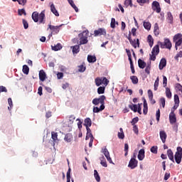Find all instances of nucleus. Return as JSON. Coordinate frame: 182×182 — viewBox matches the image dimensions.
<instances>
[{
  "label": "nucleus",
  "mask_w": 182,
  "mask_h": 182,
  "mask_svg": "<svg viewBox=\"0 0 182 182\" xmlns=\"http://www.w3.org/2000/svg\"><path fill=\"white\" fill-rule=\"evenodd\" d=\"M105 100H106V96L101 95L99 97V98H95L92 100V104L95 106H97V105L100 104L101 109H105Z\"/></svg>",
  "instance_id": "2"
},
{
  "label": "nucleus",
  "mask_w": 182,
  "mask_h": 182,
  "mask_svg": "<svg viewBox=\"0 0 182 182\" xmlns=\"http://www.w3.org/2000/svg\"><path fill=\"white\" fill-rule=\"evenodd\" d=\"M182 39V34L181 33H177L176 34L173 38V42H177V41Z\"/></svg>",
  "instance_id": "33"
},
{
  "label": "nucleus",
  "mask_w": 182,
  "mask_h": 182,
  "mask_svg": "<svg viewBox=\"0 0 182 182\" xmlns=\"http://www.w3.org/2000/svg\"><path fill=\"white\" fill-rule=\"evenodd\" d=\"M94 177L97 182H100V176H99V173L97 170L94 171Z\"/></svg>",
  "instance_id": "39"
},
{
  "label": "nucleus",
  "mask_w": 182,
  "mask_h": 182,
  "mask_svg": "<svg viewBox=\"0 0 182 182\" xmlns=\"http://www.w3.org/2000/svg\"><path fill=\"white\" fill-rule=\"evenodd\" d=\"M31 18L34 22H39V23H45V10L42 11L41 14L38 11H34L32 14Z\"/></svg>",
  "instance_id": "1"
},
{
  "label": "nucleus",
  "mask_w": 182,
  "mask_h": 182,
  "mask_svg": "<svg viewBox=\"0 0 182 182\" xmlns=\"http://www.w3.org/2000/svg\"><path fill=\"white\" fill-rule=\"evenodd\" d=\"M100 164L102 166V167H107V162L106 161V159H105V156H101L100 158Z\"/></svg>",
  "instance_id": "27"
},
{
  "label": "nucleus",
  "mask_w": 182,
  "mask_h": 182,
  "mask_svg": "<svg viewBox=\"0 0 182 182\" xmlns=\"http://www.w3.org/2000/svg\"><path fill=\"white\" fill-rule=\"evenodd\" d=\"M166 96L168 99H171V90L168 87H166Z\"/></svg>",
  "instance_id": "41"
},
{
  "label": "nucleus",
  "mask_w": 182,
  "mask_h": 182,
  "mask_svg": "<svg viewBox=\"0 0 182 182\" xmlns=\"http://www.w3.org/2000/svg\"><path fill=\"white\" fill-rule=\"evenodd\" d=\"M182 159V148L181 146H178L177 148V151L175 154V161L177 164H180L181 163Z\"/></svg>",
  "instance_id": "4"
},
{
  "label": "nucleus",
  "mask_w": 182,
  "mask_h": 182,
  "mask_svg": "<svg viewBox=\"0 0 182 182\" xmlns=\"http://www.w3.org/2000/svg\"><path fill=\"white\" fill-rule=\"evenodd\" d=\"M156 117L157 122H160V109H158L156 111Z\"/></svg>",
  "instance_id": "64"
},
{
  "label": "nucleus",
  "mask_w": 182,
  "mask_h": 182,
  "mask_svg": "<svg viewBox=\"0 0 182 182\" xmlns=\"http://www.w3.org/2000/svg\"><path fill=\"white\" fill-rule=\"evenodd\" d=\"M48 28H49V29L51 30L50 36H52V35H56V34L59 33L60 26H52V25L49 24Z\"/></svg>",
  "instance_id": "10"
},
{
  "label": "nucleus",
  "mask_w": 182,
  "mask_h": 182,
  "mask_svg": "<svg viewBox=\"0 0 182 182\" xmlns=\"http://www.w3.org/2000/svg\"><path fill=\"white\" fill-rule=\"evenodd\" d=\"M157 146H152L151 148V153H154V154H157Z\"/></svg>",
  "instance_id": "61"
},
{
  "label": "nucleus",
  "mask_w": 182,
  "mask_h": 182,
  "mask_svg": "<svg viewBox=\"0 0 182 182\" xmlns=\"http://www.w3.org/2000/svg\"><path fill=\"white\" fill-rule=\"evenodd\" d=\"M166 66H167V60H166V58H162L160 60V63L159 65V70H163V69H164Z\"/></svg>",
  "instance_id": "13"
},
{
  "label": "nucleus",
  "mask_w": 182,
  "mask_h": 182,
  "mask_svg": "<svg viewBox=\"0 0 182 182\" xmlns=\"http://www.w3.org/2000/svg\"><path fill=\"white\" fill-rule=\"evenodd\" d=\"M71 49H73V53H79L80 52V45L77 44L73 46H71Z\"/></svg>",
  "instance_id": "17"
},
{
  "label": "nucleus",
  "mask_w": 182,
  "mask_h": 182,
  "mask_svg": "<svg viewBox=\"0 0 182 182\" xmlns=\"http://www.w3.org/2000/svg\"><path fill=\"white\" fill-rule=\"evenodd\" d=\"M124 156L125 157L129 154V144H124Z\"/></svg>",
  "instance_id": "52"
},
{
  "label": "nucleus",
  "mask_w": 182,
  "mask_h": 182,
  "mask_svg": "<svg viewBox=\"0 0 182 182\" xmlns=\"http://www.w3.org/2000/svg\"><path fill=\"white\" fill-rule=\"evenodd\" d=\"M130 79L133 85H137V83H139V78L137 77V76L132 75L130 77Z\"/></svg>",
  "instance_id": "28"
},
{
  "label": "nucleus",
  "mask_w": 182,
  "mask_h": 182,
  "mask_svg": "<svg viewBox=\"0 0 182 182\" xmlns=\"http://www.w3.org/2000/svg\"><path fill=\"white\" fill-rule=\"evenodd\" d=\"M110 27L112 28V29H114V28H116V19H114V18H112L111 19Z\"/></svg>",
  "instance_id": "48"
},
{
  "label": "nucleus",
  "mask_w": 182,
  "mask_h": 182,
  "mask_svg": "<svg viewBox=\"0 0 182 182\" xmlns=\"http://www.w3.org/2000/svg\"><path fill=\"white\" fill-rule=\"evenodd\" d=\"M104 156H105L107 161L110 163V164H113V161H112V158L110 157V154L109 153V151L107 149L105 148L102 151Z\"/></svg>",
  "instance_id": "11"
},
{
  "label": "nucleus",
  "mask_w": 182,
  "mask_h": 182,
  "mask_svg": "<svg viewBox=\"0 0 182 182\" xmlns=\"http://www.w3.org/2000/svg\"><path fill=\"white\" fill-rule=\"evenodd\" d=\"M159 43L161 49L166 48L169 49V50L171 49V41H170V39L168 38H166L164 43L160 42Z\"/></svg>",
  "instance_id": "5"
},
{
  "label": "nucleus",
  "mask_w": 182,
  "mask_h": 182,
  "mask_svg": "<svg viewBox=\"0 0 182 182\" xmlns=\"http://www.w3.org/2000/svg\"><path fill=\"white\" fill-rule=\"evenodd\" d=\"M136 2L140 5V6H143V5L144 4H146V2H147V1H146V0H136Z\"/></svg>",
  "instance_id": "62"
},
{
  "label": "nucleus",
  "mask_w": 182,
  "mask_h": 182,
  "mask_svg": "<svg viewBox=\"0 0 182 182\" xmlns=\"http://www.w3.org/2000/svg\"><path fill=\"white\" fill-rule=\"evenodd\" d=\"M39 79L41 82L46 80V73L43 70L39 71Z\"/></svg>",
  "instance_id": "14"
},
{
  "label": "nucleus",
  "mask_w": 182,
  "mask_h": 182,
  "mask_svg": "<svg viewBox=\"0 0 182 182\" xmlns=\"http://www.w3.org/2000/svg\"><path fill=\"white\" fill-rule=\"evenodd\" d=\"M151 53H154L156 55H159L160 53V46L159 45H156L153 48Z\"/></svg>",
  "instance_id": "24"
},
{
  "label": "nucleus",
  "mask_w": 182,
  "mask_h": 182,
  "mask_svg": "<svg viewBox=\"0 0 182 182\" xmlns=\"http://www.w3.org/2000/svg\"><path fill=\"white\" fill-rule=\"evenodd\" d=\"M169 122H170L171 124H174V123H176V122H177V118L176 117V114L173 111L169 114Z\"/></svg>",
  "instance_id": "12"
},
{
  "label": "nucleus",
  "mask_w": 182,
  "mask_h": 182,
  "mask_svg": "<svg viewBox=\"0 0 182 182\" xmlns=\"http://www.w3.org/2000/svg\"><path fill=\"white\" fill-rule=\"evenodd\" d=\"M96 60H97L95 55H87V62H89V63H95Z\"/></svg>",
  "instance_id": "21"
},
{
  "label": "nucleus",
  "mask_w": 182,
  "mask_h": 182,
  "mask_svg": "<svg viewBox=\"0 0 182 182\" xmlns=\"http://www.w3.org/2000/svg\"><path fill=\"white\" fill-rule=\"evenodd\" d=\"M101 82H102V85H105V86H107V85H109V80H107L106 77H102Z\"/></svg>",
  "instance_id": "38"
},
{
  "label": "nucleus",
  "mask_w": 182,
  "mask_h": 182,
  "mask_svg": "<svg viewBox=\"0 0 182 182\" xmlns=\"http://www.w3.org/2000/svg\"><path fill=\"white\" fill-rule=\"evenodd\" d=\"M118 138L121 139H124V132H123V128L119 129V132H118Z\"/></svg>",
  "instance_id": "35"
},
{
  "label": "nucleus",
  "mask_w": 182,
  "mask_h": 182,
  "mask_svg": "<svg viewBox=\"0 0 182 182\" xmlns=\"http://www.w3.org/2000/svg\"><path fill=\"white\" fill-rule=\"evenodd\" d=\"M163 85L164 87H167V77L163 75Z\"/></svg>",
  "instance_id": "57"
},
{
  "label": "nucleus",
  "mask_w": 182,
  "mask_h": 182,
  "mask_svg": "<svg viewBox=\"0 0 182 182\" xmlns=\"http://www.w3.org/2000/svg\"><path fill=\"white\" fill-rule=\"evenodd\" d=\"M50 11L55 16H59V12H58V10H56L54 4L50 5Z\"/></svg>",
  "instance_id": "25"
},
{
  "label": "nucleus",
  "mask_w": 182,
  "mask_h": 182,
  "mask_svg": "<svg viewBox=\"0 0 182 182\" xmlns=\"http://www.w3.org/2000/svg\"><path fill=\"white\" fill-rule=\"evenodd\" d=\"M174 103H176V105H180V98L178 95H174Z\"/></svg>",
  "instance_id": "54"
},
{
  "label": "nucleus",
  "mask_w": 182,
  "mask_h": 182,
  "mask_svg": "<svg viewBox=\"0 0 182 182\" xmlns=\"http://www.w3.org/2000/svg\"><path fill=\"white\" fill-rule=\"evenodd\" d=\"M151 8L153 11H155L156 14H160L161 12V8L160 7V3L157 1H154L151 4Z\"/></svg>",
  "instance_id": "7"
},
{
  "label": "nucleus",
  "mask_w": 182,
  "mask_h": 182,
  "mask_svg": "<svg viewBox=\"0 0 182 182\" xmlns=\"http://www.w3.org/2000/svg\"><path fill=\"white\" fill-rule=\"evenodd\" d=\"M159 136L162 143H166V139H167V134L166 132L160 131Z\"/></svg>",
  "instance_id": "15"
},
{
  "label": "nucleus",
  "mask_w": 182,
  "mask_h": 182,
  "mask_svg": "<svg viewBox=\"0 0 182 182\" xmlns=\"http://www.w3.org/2000/svg\"><path fill=\"white\" fill-rule=\"evenodd\" d=\"M8 103L10 106V107H9L8 109H9V110H11V108L14 106V104L12 102V98H9L8 99Z\"/></svg>",
  "instance_id": "60"
},
{
  "label": "nucleus",
  "mask_w": 182,
  "mask_h": 182,
  "mask_svg": "<svg viewBox=\"0 0 182 182\" xmlns=\"http://www.w3.org/2000/svg\"><path fill=\"white\" fill-rule=\"evenodd\" d=\"M51 137L53 141H56L58 140V133L55 132H51Z\"/></svg>",
  "instance_id": "44"
},
{
  "label": "nucleus",
  "mask_w": 182,
  "mask_h": 182,
  "mask_svg": "<svg viewBox=\"0 0 182 182\" xmlns=\"http://www.w3.org/2000/svg\"><path fill=\"white\" fill-rule=\"evenodd\" d=\"M126 52H127V55L128 56V59L129 60L132 73L133 75H134V73H136V70H134V65H133V60H132V53L130 52V50H127V49H126Z\"/></svg>",
  "instance_id": "6"
},
{
  "label": "nucleus",
  "mask_w": 182,
  "mask_h": 182,
  "mask_svg": "<svg viewBox=\"0 0 182 182\" xmlns=\"http://www.w3.org/2000/svg\"><path fill=\"white\" fill-rule=\"evenodd\" d=\"M73 139V136L72 135V134H67L65 136L64 140L65 141H67V143H70Z\"/></svg>",
  "instance_id": "22"
},
{
  "label": "nucleus",
  "mask_w": 182,
  "mask_h": 182,
  "mask_svg": "<svg viewBox=\"0 0 182 182\" xmlns=\"http://www.w3.org/2000/svg\"><path fill=\"white\" fill-rule=\"evenodd\" d=\"M138 159L141 161L144 160V149H141L139 151Z\"/></svg>",
  "instance_id": "18"
},
{
  "label": "nucleus",
  "mask_w": 182,
  "mask_h": 182,
  "mask_svg": "<svg viewBox=\"0 0 182 182\" xmlns=\"http://www.w3.org/2000/svg\"><path fill=\"white\" fill-rule=\"evenodd\" d=\"M151 70V65L149 64L145 68V72L147 75H150V70Z\"/></svg>",
  "instance_id": "53"
},
{
  "label": "nucleus",
  "mask_w": 182,
  "mask_h": 182,
  "mask_svg": "<svg viewBox=\"0 0 182 182\" xmlns=\"http://www.w3.org/2000/svg\"><path fill=\"white\" fill-rule=\"evenodd\" d=\"M23 73H24V75H29V67H28V65H23Z\"/></svg>",
  "instance_id": "36"
},
{
  "label": "nucleus",
  "mask_w": 182,
  "mask_h": 182,
  "mask_svg": "<svg viewBox=\"0 0 182 182\" xmlns=\"http://www.w3.org/2000/svg\"><path fill=\"white\" fill-rule=\"evenodd\" d=\"M168 23H173V14H171V12H168L167 14V18H166Z\"/></svg>",
  "instance_id": "30"
},
{
  "label": "nucleus",
  "mask_w": 182,
  "mask_h": 182,
  "mask_svg": "<svg viewBox=\"0 0 182 182\" xmlns=\"http://www.w3.org/2000/svg\"><path fill=\"white\" fill-rule=\"evenodd\" d=\"M68 3L70 4V5H71L72 8H73V9H75V12H79V9H77V7L75 4V2L73 1V0H68Z\"/></svg>",
  "instance_id": "29"
},
{
  "label": "nucleus",
  "mask_w": 182,
  "mask_h": 182,
  "mask_svg": "<svg viewBox=\"0 0 182 182\" xmlns=\"http://www.w3.org/2000/svg\"><path fill=\"white\" fill-rule=\"evenodd\" d=\"M167 156L169 160H171V161H173V163H174V154H173V151L171 149H168Z\"/></svg>",
  "instance_id": "20"
},
{
  "label": "nucleus",
  "mask_w": 182,
  "mask_h": 182,
  "mask_svg": "<svg viewBox=\"0 0 182 182\" xmlns=\"http://www.w3.org/2000/svg\"><path fill=\"white\" fill-rule=\"evenodd\" d=\"M102 110H105V109H102V106L99 107H93V112L94 113H99V112H102Z\"/></svg>",
  "instance_id": "46"
},
{
  "label": "nucleus",
  "mask_w": 182,
  "mask_h": 182,
  "mask_svg": "<svg viewBox=\"0 0 182 182\" xmlns=\"http://www.w3.org/2000/svg\"><path fill=\"white\" fill-rule=\"evenodd\" d=\"M148 42L149 43V46L151 48L154 43V39H153L151 35L148 36Z\"/></svg>",
  "instance_id": "34"
},
{
  "label": "nucleus",
  "mask_w": 182,
  "mask_h": 182,
  "mask_svg": "<svg viewBox=\"0 0 182 182\" xmlns=\"http://www.w3.org/2000/svg\"><path fill=\"white\" fill-rule=\"evenodd\" d=\"M138 66L140 69H144L146 68V62L141 59L138 60Z\"/></svg>",
  "instance_id": "23"
},
{
  "label": "nucleus",
  "mask_w": 182,
  "mask_h": 182,
  "mask_svg": "<svg viewBox=\"0 0 182 182\" xmlns=\"http://www.w3.org/2000/svg\"><path fill=\"white\" fill-rule=\"evenodd\" d=\"M60 49H62V45L60 43H58L56 46H52V50H55V52L60 50Z\"/></svg>",
  "instance_id": "37"
},
{
  "label": "nucleus",
  "mask_w": 182,
  "mask_h": 182,
  "mask_svg": "<svg viewBox=\"0 0 182 182\" xmlns=\"http://www.w3.org/2000/svg\"><path fill=\"white\" fill-rule=\"evenodd\" d=\"M84 126L85 127H90L92 126V119L90 118H86L84 121Z\"/></svg>",
  "instance_id": "26"
},
{
  "label": "nucleus",
  "mask_w": 182,
  "mask_h": 182,
  "mask_svg": "<svg viewBox=\"0 0 182 182\" xmlns=\"http://www.w3.org/2000/svg\"><path fill=\"white\" fill-rule=\"evenodd\" d=\"M89 35V32L83 31L80 33L78 36L80 37V43L79 45H86L89 41L87 40V36Z\"/></svg>",
  "instance_id": "3"
},
{
  "label": "nucleus",
  "mask_w": 182,
  "mask_h": 182,
  "mask_svg": "<svg viewBox=\"0 0 182 182\" xmlns=\"http://www.w3.org/2000/svg\"><path fill=\"white\" fill-rule=\"evenodd\" d=\"M96 86H100L102 85V77H97L95 80Z\"/></svg>",
  "instance_id": "47"
},
{
  "label": "nucleus",
  "mask_w": 182,
  "mask_h": 182,
  "mask_svg": "<svg viewBox=\"0 0 182 182\" xmlns=\"http://www.w3.org/2000/svg\"><path fill=\"white\" fill-rule=\"evenodd\" d=\"M86 70V67L83 65H80L78 66V72H85Z\"/></svg>",
  "instance_id": "56"
},
{
  "label": "nucleus",
  "mask_w": 182,
  "mask_h": 182,
  "mask_svg": "<svg viewBox=\"0 0 182 182\" xmlns=\"http://www.w3.org/2000/svg\"><path fill=\"white\" fill-rule=\"evenodd\" d=\"M13 2H18L19 5H26L27 1L26 0H12Z\"/></svg>",
  "instance_id": "49"
},
{
  "label": "nucleus",
  "mask_w": 182,
  "mask_h": 182,
  "mask_svg": "<svg viewBox=\"0 0 182 182\" xmlns=\"http://www.w3.org/2000/svg\"><path fill=\"white\" fill-rule=\"evenodd\" d=\"M129 107L132 110V112H134V113L137 112V105H129Z\"/></svg>",
  "instance_id": "45"
},
{
  "label": "nucleus",
  "mask_w": 182,
  "mask_h": 182,
  "mask_svg": "<svg viewBox=\"0 0 182 182\" xmlns=\"http://www.w3.org/2000/svg\"><path fill=\"white\" fill-rule=\"evenodd\" d=\"M22 22H23L24 29H28L29 28V24L28 23V21L24 18H23Z\"/></svg>",
  "instance_id": "51"
},
{
  "label": "nucleus",
  "mask_w": 182,
  "mask_h": 182,
  "mask_svg": "<svg viewBox=\"0 0 182 182\" xmlns=\"http://www.w3.org/2000/svg\"><path fill=\"white\" fill-rule=\"evenodd\" d=\"M144 28H145L147 31H150L151 28V23H150V22L144 21Z\"/></svg>",
  "instance_id": "40"
},
{
  "label": "nucleus",
  "mask_w": 182,
  "mask_h": 182,
  "mask_svg": "<svg viewBox=\"0 0 182 182\" xmlns=\"http://www.w3.org/2000/svg\"><path fill=\"white\" fill-rule=\"evenodd\" d=\"M137 122H139V117H136L132 120L131 124H132V126H134V124L137 123Z\"/></svg>",
  "instance_id": "63"
},
{
  "label": "nucleus",
  "mask_w": 182,
  "mask_h": 182,
  "mask_svg": "<svg viewBox=\"0 0 182 182\" xmlns=\"http://www.w3.org/2000/svg\"><path fill=\"white\" fill-rule=\"evenodd\" d=\"M160 103H161L162 107H166V99L164 97H161L160 99Z\"/></svg>",
  "instance_id": "58"
},
{
  "label": "nucleus",
  "mask_w": 182,
  "mask_h": 182,
  "mask_svg": "<svg viewBox=\"0 0 182 182\" xmlns=\"http://www.w3.org/2000/svg\"><path fill=\"white\" fill-rule=\"evenodd\" d=\"M159 24L156 23L154 25V33L156 36H159V35L160 34V33L159 32Z\"/></svg>",
  "instance_id": "31"
},
{
  "label": "nucleus",
  "mask_w": 182,
  "mask_h": 182,
  "mask_svg": "<svg viewBox=\"0 0 182 182\" xmlns=\"http://www.w3.org/2000/svg\"><path fill=\"white\" fill-rule=\"evenodd\" d=\"M106 36V28H100L94 31V36Z\"/></svg>",
  "instance_id": "8"
},
{
  "label": "nucleus",
  "mask_w": 182,
  "mask_h": 182,
  "mask_svg": "<svg viewBox=\"0 0 182 182\" xmlns=\"http://www.w3.org/2000/svg\"><path fill=\"white\" fill-rule=\"evenodd\" d=\"M181 44H182V38L175 41L176 50H178V46H181Z\"/></svg>",
  "instance_id": "32"
},
{
  "label": "nucleus",
  "mask_w": 182,
  "mask_h": 182,
  "mask_svg": "<svg viewBox=\"0 0 182 182\" xmlns=\"http://www.w3.org/2000/svg\"><path fill=\"white\" fill-rule=\"evenodd\" d=\"M143 100H144L143 113L146 115V114H147V112H149V107L147 105V101L146 100V98H143Z\"/></svg>",
  "instance_id": "19"
},
{
  "label": "nucleus",
  "mask_w": 182,
  "mask_h": 182,
  "mask_svg": "<svg viewBox=\"0 0 182 182\" xmlns=\"http://www.w3.org/2000/svg\"><path fill=\"white\" fill-rule=\"evenodd\" d=\"M137 164H139V161L136 159H134V158L131 159L129 162L128 167H129V168L133 170L136 168V167H137Z\"/></svg>",
  "instance_id": "9"
},
{
  "label": "nucleus",
  "mask_w": 182,
  "mask_h": 182,
  "mask_svg": "<svg viewBox=\"0 0 182 182\" xmlns=\"http://www.w3.org/2000/svg\"><path fill=\"white\" fill-rule=\"evenodd\" d=\"M18 14L19 15V16H22V15L26 16V11H25V9H18Z\"/></svg>",
  "instance_id": "43"
},
{
  "label": "nucleus",
  "mask_w": 182,
  "mask_h": 182,
  "mask_svg": "<svg viewBox=\"0 0 182 182\" xmlns=\"http://www.w3.org/2000/svg\"><path fill=\"white\" fill-rule=\"evenodd\" d=\"M124 5H125L126 8H127L128 6H130L132 8L133 6V3H132V0H125Z\"/></svg>",
  "instance_id": "42"
},
{
  "label": "nucleus",
  "mask_w": 182,
  "mask_h": 182,
  "mask_svg": "<svg viewBox=\"0 0 182 182\" xmlns=\"http://www.w3.org/2000/svg\"><path fill=\"white\" fill-rule=\"evenodd\" d=\"M129 43L132 45V46H133V48H134L136 49V48H139L140 46V43L139 42V38L136 39H134L131 41H129Z\"/></svg>",
  "instance_id": "16"
},
{
  "label": "nucleus",
  "mask_w": 182,
  "mask_h": 182,
  "mask_svg": "<svg viewBox=\"0 0 182 182\" xmlns=\"http://www.w3.org/2000/svg\"><path fill=\"white\" fill-rule=\"evenodd\" d=\"M178 58H182V50L179 51V53H178L176 56L174 57V59L177 60V62H178Z\"/></svg>",
  "instance_id": "55"
},
{
  "label": "nucleus",
  "mask_w": 182,
  "mask_h": 182,
  "mask_svg": "<svg viewBox=\"0 0 182 182\" xmlns=\"http://www.w3.org/2000/svg\"><path fill=\"white\" fill-rule=\"evenodd\" d=\"M89 139H90V140H94L95 137H93V134H87L86 137H85V140H89Z\"/></svg>",
  "instance_id": "59"
},
{
  "label": "nucleus",
  "mask_w": 182,
  "mask_h": 182,
  "mask_svg": "<svg viewBox=\"0 0 182 182\" xmlns=\"http://www.w3.org/2000/svg\"><path fill=\"white\" fill-rule=\"evenodd\" d=\"M105 87H100L97 89V93L98 95H103V93H105Z\"/></svg>",
  "instance_id": "50"
}]
</instances>
